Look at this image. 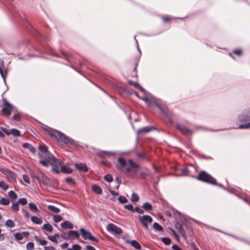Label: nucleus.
<instances>
[{
	"mask_svg": "<svg viewBox=\"0 0 250 250\" xmlns=\"http://www.w3.org/2000/svg\"><path fill=\"white\" fill-rule=\"evenodd\" d=\"M14 237L17 240H21L23 239V233H16L14 234Z\"/></svg>",
	"mask_w": 250,
	"mask_h": 250,
	"instance_id": "nucleus-39",
	"label": "nucleus"
},
{
	"mask_svg": "<svg viewBox=\"0 0 250 250\" xmlns=\"http://www.w3.org/2000/svg\"><path fill=\"white\" fill-rule=\"evenodd\" d=\"M10 203V201L8 199H7L6 198H2L0 200V204L2 205L6 206L9 205Z\"/></svg>",
	"mask_w": 250,
	"mask_h": 250,
	"instance_id": "nucleus-31",
	"label": "nucleus"
},
{
	"mask_svg": "<svg viewBox=\"0 0 250 250\" xmlns=\"http://www.w3.org/2000/svg\"><path fill=\"white\" fill-rule=\"evenodd\" d=\"M110 193L112 195H114V196H117L118 195V193L115 191H113V190H111L110 191Z\"/></svg>",
	"mask_w": 250,
	"mask_h": 250,
	"instance_id": "nucleus-63",
	"label": "nucleus"
},
{
	"mask_svg": "<svg viewBox=\"0 0 250 250\" xmlns=\"http://www.w3.org/2000/svg\"><path fill=\"white\" fill-rule=\"evenodd\" d=\"M115 154V153L112 151H99L98 152V155L99 156L103 157H109L114 155Z\"/></svg>",
	"mask_w": 250,
	"mask_h": 250,
	"instance_id": "nucleus-13",
	"label": "nucleus"
},
{
	"mask_svg": "<svg viewBox=\"0 0 250 250\" xmlns=\"http://www.w3.org/2000/svg\"><path fill=\"white\" fill-rule=\"evenodd\" d=\"M124 208H125V209H126L127 210H129L130 211H131L132 212L134 211V209L133 208V207L131 204L125 205L124 206Z\"/></svg>",
	"mask_w": 250,
	"mask_h": 250,
	"instance_id": "nucleus-46",
	"label": "nucleus"
},
{
	"mask_svg": "<svg viewBox=\"0 0 250 250\" xmlns=\"http://www.w3.org/2000/svg\"><path fill=\"white\" fill-rule=\"evenodd\" d=\"M117 168L120 170L125 168L127 172H131L133 169L138 168L137 164L135 163L132 160H129L127 162L123 158L120 157L118 159V164L116 165Z\"/></svg>",
	"mask_w": 250,
	"mask_h": 250,
	"instance_id": "nucleus-2",
	"label": "nucleus"
},
{
	"mask_svg": "<svg viewBox=\"0 0 250 250\" xmlns=\"http://www.w3.org/2000/svg\"><path fill=\"white\" fill-rule=\"evenodd\" d=\"M68 246V244L67 243H64L61 246V247L62 249H66Z\"/></svg>",
	"mask_w": 250,
	"mask_h": 250,
	"instance_id": "nucleus-57",
	"label": "nucleus"
},
{
	"mask_svg": "<svg viewBox=\"0 0 250 250\" xmlns=\"http://www.w3.org/2000/svg\"><path fill=\"white\" fill-rule=\"evenodd\" d=\"M50 135L52 138H54L58 140V141L63 142L66 144L71 143V140L63 133L57 131L56 134L50 133Z\"/></svg>",
	"mask_w": 250,
	"mask_h": 250,
	"instance_id": "nucleus-4",
	"label": "nucleus"
},
{
	"mask_svg": "<svg viewBox=\"0 0 250 250\" xmlns=\"http://www.w3.org/2000/svg\"><path fill=\"white\" fill-rule=\"evenodd\" d=\"M22 213L23 215L27 218L29 217V214L28 212H27L26 211H25L24 209L22 210Z\"/></svg>",
	"mask_w": 250,
	"mask_h": 250,
	"instance_id": "nucleus-55",
	"label": "nucleus"
},
{
	"mask_svg": "<svg viewBox=\"0 0 250 250\" xmlns=\"http://www.w3.org/2000/svg\"><path fill=\"white\" fill-rule=\"evenodd\" d=\"M68 237L72 240L78 239L80 237V234L77 231L71 230L68 232Z\"/></svg>",
	"mask_w": 250,
	"mask_h": 250,
	"instance_id": "nucleus-15",
	"label": "nucleus"
},
{
	"mask_svg": "<svg viewBox=\"0 0 250 250\" xmlns=\"http://www.w3.org/2000/svg\"><path fill=\"white\" fill-rule=\"evenodd\" d=\"M47 208L50 211L56 213H58L60 211V209L59 208L53 205H48Z\"/></svg>",
	"mask_w": 250,
	"mask_h": 250,
	"instance_id": "nucleus-26",
	"label": "nucleus"
},
{
	"mask_svg": "<svg viewBox=\"0 0 250 250\" xmlns=\"http://www.w3.org/2000/svg\"><path fill=\"white\" fill-rule=\"evenodd\" d=\"M86 248L87 250H96L93 247L89 245L86 246Z\"/></svg>",
	"mask_w": 250,
	"mask_h": 250,
	"instance_id": "nucleus-61",
	"label": "nucleus"
},
{
	"mask_svg": "<svg viewBox=\"0 0 250 250\" xmlns=\"http://www.w3.org/2000/svg\"><path fill=\"white\" fill-rule=\"evenodd\" d=\"M177 127L184 134L188 135H190L192 133V131L190 130L182 125H178Z\"/></svg>",
	"mask_w": 250,
	"mask_h": 250,
	"instance_id": "nucleus-12",
	"label": "nucleus"
},
{
	"mask_svg": "<svg viewBox=\"0 0 250 250\" xmlns=\"http://www.w3.org/2000/svg\"><path fill=\"white\" fill-rule=\"evenodd\" d=\"M66 182H67L68 183L70 184H74V181L73 179L71 178H67L65 180Z\"/></svg>",
	"mask_w": 250,
	"mask_h": 250,
	"instance_id": "nucleus-58",
	"label": "nucleus"
},
{
	"mask_svg": "<svg viewBox=\"0 0 250 250\" xmlns=\"http://www.w3.org/2000/svg\"><path fill=\"white\" fill-rule=\"evenodd\" d=\"M18 203L22 205H25L27 203V201L26 198H22L19 200Z\"/></svg>",
	"mask_w": 250,
	"mask_h": 250,
	"instance_id": "nucleus-47",
	"label": "nucleus"
},
{
	"mask_svg": "<svg viewBox=\"0 0 250 250\" xmlns=\"http://www.w3.org/2000/svg\"><path fill=\"white\" fill-rule=\"evenodd\" d=\"M38 148L40 150L39 155L43 159L40 161L41 164L45 167H47L49 165L53 166L60 165V161L48 151L45 146H39Z\"/></svg>",
	"mask_w": 250,
	"mask_h": 250,
	"instance_id": "nucleus-1",
	"label": "nucleus"
},
{
	"mask_svg": "<svg viewBox=\"0 0 250 250\" xmlns=\"http://www.w3.org/2000/svg\"><path fill=\"white\" fill-rule=\"evenodd\" d=\"M128 82L130 84L134 86L135 87L139 88L143 91L144 90V89L141 87L137 82H132L131 81H128Z\"/></svg>",
	"mask_w": 250,
	"mask_h": 250,
	"instance_id": "nucleus-30",
	"label": "nucleus"
},
{
	"mask_svg": "<svg viewBox=\"0 0 250 250\" xmlns=\"http://www.w3.org/2000/svg\"><path fill=\"white\" fill-rule=\"evenodd\" d=\"M131 200L133 202H136L139 200V196L136 193H132L131 196Z\"/></svg>",
	"mask_w": 250,
	"mask_h": 250,
	"instance_id": "nucleus-38",
	"label": "nucleus"
},
{
	"mask_svg": "<svg viewBox=\"0 0 250 250\" xmlns=\"http://www.w3.org/2000/svg\"><path fill=\"white\" fill-rule=\"evenodd\" d=\"M238 128H239V129L250 128V123L241 125L239 126Z\"/></svg>",
	"mask_w": 250,
	"mask_h": 250,
	"instance_id": "nucleus-42",
	"label": "nucleus"
},
{
	"mask_svg": "<svg viewBox=\"0 0 250 250\" xmlns=\"http://www.w3.org/2000/svg\"><path fill=\"white\" fill-rule=\"evenodd\" d=\"M48 239H49L50 241L54 242L56 244H58V241L57 240V238L56 237H55L54 236V235L53 236H48L47 237Z\"/></svg>",
	"mask_w": 250,
	"mask_h": 250,
	"instance_id": "nucleus-50",
	"label": "nucleus"
},
{
	"mask_svg": "<svg viewBox=\"0 0 250 250\" xmlns=\"http://www.w3.org/2000/svg\"><path fill=\"white\" fill-rule=\"evenodd\" d=\"M45 250H56L52 246H46L44 247Z\"/></svg>",
	"mask_w": 250,
	"mask_h": 250,
	"instance_id": "nucleus-56",
	"label": "nucleus"
},
{
	"mask_svg": "<svg viewBox=\"0 0 250 250\" xmlns=\"http://www.w3.org/2000/svg\"><path fill=\"white\" fill-rule=\"evenodd\" d=\"M0 188H2L4 190H6L9 188V186L4 181H0Z\"/></svg>",
	"mask_w": 250,
	"mask_h": 250,
	"instance_id": "nucleus-28",
	"label": "nucleus"
},
{
	"mask_svg": "<svg viewBox=\"0 0 250 250\" xmlns=\"http://www.w3.org/2000/svg\"><path fill=\"white\" fill-rule=\"evenodd\" d=\"M81 247L78 244H74L72 246V248H68L67 250H81Z\"/></svg>",
	"mask_w": 250,
	"mask_h": 250,
	"instance_id": "nucleus-41",
	"label": "nucleus"
},
{
	"mask_svg": "<svg viewBox=\"0 0 250 250\" xmlns=\"http://www.w3.org/2000/svg\"><path fill=\"white\" fill-rule=\"evenodd\" d=\"M35 238L42 246H45L47 244V241H46L45 240H44V239H42L39 238L38 236H35Z\"/></svg>",
	"mask_w": 250,
	"mask_h": 250,
	"instance_id": "nucleus-32",
	"label": "nucleus"
},
{
	"mask_svg": "<svg viewBox=\"0 0 250 250\" xmlns=\"http://www.w3.org/2000/svg\"><path fill=\"white\" fill-rule=\"evenodd\" d=\"M60 165H61V162H60V165H58L57 166H52L53 167L52 168V170L53 172H56L57 173H60V171L58 169L56 168L55 167H59Z\"/></svg>",
	"mask_w": 250,
	"mask_h": 250,
	"instance_id": "nucleus-53",
	"label": "nucleus"
},
{
	"mask_svg": "<svg viewBox=\"0 0 250 250\" xmlns=\"http://www.w3.org/2000/svg\"><path fill=\"white\" fill-rule=\"evenodd\" d=\"M9 196L14 199H16L17 198V195L16 193L13 190H11L8 193Z\"/></svg>",
	"mask_w": 250,
	"mask_h": 250,
	"instance_id": "nucleus-40",
	"label": "nucleus"
},
{
	"mask_svg": "<svg viewBox=\"0 0 250 250\" xmlns=\"http://www.w3.org/2000/svg\"><path fill=\"white\" fill-rule=\"evenodd\" d=\"M76 167L80 171L83 172H86L88 171V167L86 165L83 163L78 164L76 163L75 164Z\"/></svg>",
	"mask_w": 250,
	"mask_h": 250,
	"instance_id": "nucleus-14",
	"label": "nucleus"
},
{
	"mask_svg": "<svg viewBox=\"0 0 250 250\" xmlns=\"http://www.w3.org/2000/svg\"><path fill=\"white\" fill-rule=\"evenodd\" d=\"M143 208L146 210H151L152 209V206L149 203L146 202L143 204Z\"/></svg>",
	"mask_w": 250,
	"mask_h": 250,
	"instance_id": "nucleus-36",
	"label": "nucleus"
},
{
	"mask_svg": "<svg viewBox=\"0 0 250 250\" xmlns=\"http://www.w3.org/2000/svg\"><path fill=\"white\" fill-rule=\"evenodd\" d=\"M34 247V245L32 242H29L26 244V249L27 250H33Z\"/></svg>",
	"mask_w": 250,
	"mask_h": 250,
	"instance_id": "nucleus-45",
	"label": "nucleus"
},
{
	"mask_svg": "<svg viewBox=\"0 0 250 250\" xmlns=\"http://www.w3.org/2000/svg\"><path fill=\"white\" fill-rule=\"evenodd\" d=\"M0 171L5 174L7 176V178L13 180L14 182H16V176L13 172L10 171L7 168H0Z\"/></svg>",
	"mask_w": 250,
	"mask_h": 250,
	"instance_id": "nucleus-10",
	"label": "nucleus"
},
{
	"mask_svg": "<svg viewBox=\"0 0 250 250\" xmlns=\"http://www.w3.org/2000/svg\"><path fill=\"white\" fill-rule=\"evenodd\" d=\"M4 239V235L1 234V230L0 229V241H2Z\"/></svg>",
	"mask_w": 250,
	"mask_h": 250,
	"instance_id": "nucleus-62",
	"label": "nucleus"
},
{
	"mask_svg": "<svg viewBox=\"0 0 250 250\" xmlns=\"http://www.w3.org/2000/svg\"><path fill=\"white\" fill-rule=\"evenodd\" d=\"M80 231L81 232L82 237L84 240H89L90 241L96 242H98L97 239L92 236V235L89 232L85 230L84 229H80Z\"/></svg>",
	"mask_w": 250,
	"mask_h": 250,
	"instance_id": "nucleus-8",
	"label": "nucleus"
},
{
	"mask_svg": "<svg viewBox=\"0 0 250 250\" xmlns=\"http://www.w3.org/2000/svg\"><path fill=\"white\" fill-rule=\"evenodd\" d=\"M175 228L179 231L182 236L185 237V231L180 224L176 223L175 224Z\"/></svg>",
	"mask_w": 250,
	"mask_h": 250,
	"instance_id": "nucleus-18",
	"label": "nucleus"
},
{
	"mask_svg": "<svg viewBox=\"0 0 250 250\" xmlns=\"http://www.w3.org/2000/svg\"><path fill=\"white\" fill-rule=\"evenodd\" d=\"M31 220L33 223L36 224L40 225L41 224L42 222V219L41 218H40L36 216H32L31 217Z\"/></svg>",
	"mask_w": 250,
	"mask_h": 250,
	"instance_id": "nucleus-20",
	"label": "nucleus"
},
{
	"mask_svg": "<svg viewBox=\"0 0 250 250\" xmlns=\"http://www.w3.org/2000/svg\"><path fill=\"white\" fill-rule=\"evenodd\" d=\"M62 220V217L60 215H54L53 216V220L56 223H58Z\"/></svg>",
	"mask_w": 250,
	"mask_h": 250,
	"instance_id": "nucleus-37",
	"label": "nucleus"
},
{
	"mask_svg": "<svg viewBox=\"0 0 250 250\" xmlns=\"http://www.w3.org/2000/svg\"><path fill=\"white\" fill-rule=\"evenodd\" d=\"M119 201L122 204L125 203L127 202V199L124 196H120L118 198Z\"/></svg>",
	"mask_w": 250,
	"mask_h": 250,
	"instance_id": "nucleus-43",
	"label": "nucleus"
},
{
	"mask_svg": "<svg viewBox=\"0 0 250 250\" xmlns=\"http://www.w3.org/2000/svg\"><path fill=\"white\" fill-rule=\"evenodd\" d=\"M29 207L30 209L36 212H39V210L37 206L33 203L31 202L29 204Z\"/></svg>",
	"mask_w": 250,
	"mask_h": 250,
	"instance_id": "nucleus-27",
	"label": "nucleus"
},
{
	"mask_svg": "<svg viewBox=\"0 0 250 250\" xmlns=\"http://www.w3.org/2000/svg\"><path fill=\"white\" fill-rule=\"evenodd\" d=\"M42 229L48 232H52L53 231V227L49 223L44 224L42 227Z\"/></svg>",
	"mask_w": 250,
	"mask_h": 250,
	"instance_id": "nucleus-24",
	"label": "nucleus"
},
{
	"mask_svg": "<svg viewBox=\"0 0 250 250\" xmlns=\"http://www.w3.org/2000/svg\"><path fill=\"white\" fill-rule=\"evenodd\" d=\"M134 211H135L140 214H143L144 212V211L143 209H142L141 208H138V207H136L134 208Z\"/></svg>",
	"mask_w": 250,
	"mask_h": 250,
	"instance_id": "nucleus-52",
	"label": "nucleus"
},
{
	"mask_svg": "<svg viewBox=\"0 0 250 250\" xmlns=\"http://www.w3.org/2000/svg\"><path fill=\"white\" fill-rule=\"evenodd\" d=\"M2 130L6 133L7 135H10L11 134V130H8L6 129L4 127H1V128Z\"/></svg>",
	"mask_w": 250,
	"mask_h": 250,
	"instance_id": "nucleus-51",
	"label": "nucleus"
},
{
	"mask_svg": "<svg viewBox=\"0 0 250 250\" xmlns=\"http://www.w3.org/2000/svg\"><path fill=\"white\" fill-rule=\"evenodd\" d=\"M3 102V107L2 109V112L4 115L9 116L11 114L12 110L13 109V107L6 99H4Z\"/></svg>",
	"mask_w": 250,
	"mask_h": 250,
	"instance_id": "nucleus-6",
	"label": "nucleus"
},
{
	"mask_svg": "<svg viewBox=\"0 0 250 250\" xmlns=\"http://www.w3.org/2000/svg\"><path fill=\"white\" fill-rule=\"evenodd\" d=\"M139 221L142 223L144 228L148 229L147 223H151L152 222V218L151 216L147 215L143 216H139Z\"/></svg>",
	"mask_w": 250,
	"mask_h": 250,
	"instance_id": "nucleus-9",
	"label": "nucleus"
},
{
	"mask_svg": "<svg viewBox=\"0 0 250 250\" xmlns=\"http://www.w3.org/2000/svg\"><path fill=\"white\" fill-rule=\"evenodd\" d=\"M61 227L63 229H73V225L68 221H64V222L61 224Z\"/></svg>",
	"mask_w": 250,
	"mask_h": 250,
	"instance_id": "nucleus-16",
	"label": "nucleus"
},
{
	"mask_svg": "<svg viewBox=\"0 0 250 250\" xmlns=\"http://www.w3.org/2000/svg\"><path fill=\"white\" fill-rule=\"evenodd\" d=\"M22 178L25 183H26L27 184L30 183V179L27 175H25V174L22 175Z\"/></svg>",
	"mask_w": 250,
	"mask_h": 250,
	"instance_id": "nucleus-49",
	"label": "nucleus"
},
{
	"mask_svg": "<svg viewBox=\"0 0 250 250\" xmlns=\"http://www.w3.org/2000/svg\"><path fill=\"white\" fill-rule=\"evenodd\" d=\"M92 190L96 193L100 194L102 193V188L96 185H93L92 186Z\"/></svg>",
	"mask_w": 250,
	"mask_h": 250,
	"instance_id": "nucleus-22",
	"label": "nucleus"
},
{
	"mask_svg": "<svg viewBox=\"0 0 250 250\" xmlns=\"http://www.w3.org/2000/svg\"><path fill=\"white\" fill-rule=\"evenodd\" d=\"M11 134H12L14 136L17 137L20 135V131L18 129L13 128L11 129Z\"/></svg>",
	"mask_w": 250,
	"mask_h": 250,
	"instance_id": "nucleus-35",
	"label": "nucleus"
},
{
	"mask_svg": "<svg viewBox=\"0 0 250 250\" xmlns=\"http://www.w3.org/2000/svg\"><path fill=\"white\" fill-rule=\"evenodd\" d=\"M22 146L25 148L28 149L31 152L33 153L36 152L35 148L28 143H26L23 144Z\"/></svg>",
	"mask_w": 250,
	"mask_h": 250,
	"instance_id": "nucleus-21",
	"label": "nucleus"
},
{
	"mask_svg": "<svg viewBox=\"0 0 250 250\" xmlns=\"http://www.w3.org/2000/svg\"><path fill=\"white\" fill-rule=\"evenodd\" d=\"M172 248L174 250H182L181 249H180L178 246H177L176 245H173L172 246Z\"/></svg>",
	"mask_w": 250,
	"mask_h": 250,
	"instance_id": "nucleus-60",
	"label": "nucleus"
},
{
	"mask_svg": "<svg viewBox=\"0 0 250 250\" xmlns=\"http://www.w3.org/2000/svg\"><path fill=\"white\" fill-rule=\"evenodd\" d=\"M153 228L158 231H162L163 229L162 227L157 223H154L153 225Z\"/></svg>",
	"mask_w": 250,
	"mask_h": 250,
	"instance_id": "nucleus-34",
	"label": "nucleus"
},
{
	"mask_svg": "<svg viewBox=\"0 0 250 250\" xmlns=\"http://www.w3.org/2000/svg\"><path fill=\"white\" fill-rule=\"evenodd\" d=\"M5 225L8 228H13L15 226L14 222L11 219L7 220L5 222Z\"/></svg>",
	"mask_w": 250,
	"mask_h": 250,
	"instance_id": "nucleus-29",
	"label": "nucleus"
},
{
	"mask_svg": "<svg viewBox=\"0 0 250 250\" xmlns=\"http://www.w3.org/2000/svg\"><path fill=\"white\" fill-rule=\"evenodd\" d=\"M197 179L211 184H215V180L205 171L200 172Z\"/></svg>",
	"mask_w": 250,
	"mask_h": 250,
	"instance_id": "nucleus-3",
	"label": "nucleus"
},
{
	"mask_svg": "<svg viewBox=\"0 0 250 250\" xmlns=\"http://www.w3.org/2000/svg\"><path fill=\"white\" fill-rule=\"evenodd\" d=\"M239 121L240 122L243 123V122H246L247 121H250V114H249L248 115H245L244 114L240 115L239 116Z\"/></svg>",
	"mask_w": 250,
	"mask_h": 250,
	"instance_id": "nucleus-17",
	"label": "nucleus"
},
{
	"mask_svg": "<svg viewBox=\"0 0 250 250\" xmlns=\"http://www.w3.org/2000/svg\"><path fill=\"white\" fill-rule=\"evenodd\" d=\"M61 171L65 173H70L72 172V170L65 165L61 166Z\"/></svg>",
	"mask_w": 250,
	"mask_h": 250,
	"instance_id": "nucleus-25",
	"label": "nucleus"
},
{
	"mask_svg": "<svg viewBox=\"0 0 250 250\" xmlns=\"http://www.w3.org/2000/svg\"><path fill=\"white\" fill-rule=\"evenodd\" d=\"M183 175H186L188 170L186 168H183L181 170Z\"/></svg>",
	"mask_w": 250,
	"mask_h": 250,
	"instance_id": "nucleus-64",
	"label": "nucleus"
},
{
	"mask_svg": "<svg viewBox=\"0 0 250 250\" xmlns=\"http://www.w3.org/2000/svg\"><path fill=\"white\" fill-rule=\"evenodd\" d=\"M127 243H130L131 245L137 250H140L141 246L140 244L136 240H132L131 241H127Z\"/></svg>",
	"mask_w": 250,
	"mask_h": 250,
	"instance_id": "nucleus-19",
	"label": "nucleus"
},
{
	"mask_svg": "<svg viewBox=\"0 0 250 250\" xmlns=\"http://www.w3.org/2000/svg\"><path fill=\"white\" fill-rule=\"evenodd\" d=\"M233 53L237 55H241L242 53V51L241 49L235 50Z\"/></svg>",
	"mask_w": 250,
	"mask_h": 250,
	"instance_id": "nucleus-54",
	"label": "nucleus"
},
{
	"mask_svg": "<svg viewBox=\"0 0 250 250\" xmlns=\"http://www.w3.org/2000/svg\"><path fill=\"white\" fill-rule=\"evenodd\" d=\"M162 242L166 245H169L171 243V240L167 237H164L162 239Z\"/></svg>",
	"mask_w": 250,
	"mask_h": 250,
	"instance_id": "nucleus-44",
	"label": "nucleus"
},
{
	"mask_svg": "<svg viewBox=\"0 0 250 250\" xmlns=\"http://www.w3.org/2000/svg\"><path fill=\"white\" fill-rule=\"evenodd\" d=\"M11 208L13 211H15L16 212L18 211L20 209L18 203V202L13 203L12 205Z\"/></svg>",
	"mask_w": 250,
	"mask_h": 250,
	"instance_id": "nucleus-33",
	"label": "nucleus"
},
{
	"mask_svg": "<svg viewBox=\"0 0 250 250\" xmlns=\"http://www.w3.org/2000/svg\"><path fill=\"white\" fill-rule=\"evenodd\" d=\"M153 128L149 126H146L138 130L139 133H147L150 131Z\"/></svg>",
	"mask_w": 250,
	"mask_h": 250,
	"instance_id": "nucleus-23",
	"label": "nucleus"
},
{
	"mask_svg": "<svg viewBox=\"0 0 250 250\" xmlns=\"http://www.w3.org/2000/svg\"><path fill=\"white\" fill-rule=\"evenodd\" d=\"M13 119L15 120L19 121L20 120V117L19 114H16L13 116Z\"/></svg>",
	"mask_w": 250,
	"mask_h": 250,
	"instance_id": "nucleus-59",
	"label": "nucleus"
},
{
	"mask_svg": "<svg viewBox=\"0 0 250 250\" xmlns=\"http://www.w3.org/2000/svg\"><path fill=\"white\" fill-rule=\"evenodd\" d=\"M36 179L40 183H42L46 186L51 185L50 179L42 171H39V176H36Z\"/></svg>",
	"mask_w": 250,
	"mask_h": 250,
	"instance_id": "nucleus-5",
	"label": "nucleus"
},
{
	"mask_svg": "<svg viewBox=\"0 0 250 250\" xmlns=\"http://www.w3.org/2000/svg\"><path fill=\"white\" fill-rule=\"evenodd\" d=\"M142 100H144L149 106H153V105H155L158 107L159 108L161 112L165 114V112L163 109H162L159 105H158V102L155 100V99L153 98L152 100L148 99L146 97H144L142 98Z\"/></svg>",
	"mask_w": 250,
	"mask_h": 250,
	"instance_id": "nucleus-11",
	"label": "nucleus"
},
{
	"mask_svg": "<svg viewBox=\"0 0 250 250\" xmlns=\"http://www.w3.org/2000/svg\"><path fill=\"white\" fill-rule=\"evenodd\" d=\"M106 229L115 235H120L122 233L121 229L111 223L107 226Z\"/></svg>",
	"mask_w": 250,
	"mask_h": 250,
	"instance_id": "nucleus-7",
	"label": "nucleus"
},
{
	"mask_svg": "<svg viewBox=\"0 0 250 250\" xmlns=\"http://www.w3.org/2000/svg\"><path fill=\"white\" fill-rule=\"evenodd\" d=\"M104 179L108 182H111L113 180V178H112V177L111 175L110 174H107L106 175L104 176Z\"/></svg>",
	"mask_w": 250,
	"mask_h": 250,
	"instance_id": "nucleus-48",
	"label": "nucleus"
}]
</instances>
